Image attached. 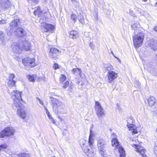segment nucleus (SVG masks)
Listing matches in <instances>:
<instances>
[{
  "label": "nucleus",
  "instance_id": "obj_1",
  "mask_svg": "<svg viewBox=\"0 0 157 157\" xmlns=\"http://www.w3.org/2000/svg\"><path fill=\"white\" fill-rule=\"evenodd\" d=\"M94 135V132L90 129L88 141L83 140L82 144H80L82 149L87 156L89 157H92L94 155V151L93 148V144L94 143L93 137Z\"/></svg>",
  "mask_w": 157,
  "mask_h": 157
},
{
  "label": "nucleus",
  "instance_id": "obj_2",
  "mask_svg": "<svg viewBox=\"0 0 157 157\" xmlns=\"http://www.w3.org/2000/svg\"><path fill=\"white\" fill-rule=\"evenodd\" d=\"M50 98L51 103L53 105L52 108L54 112L57 114L62 113L64 107L63 103L52 97H50Z\"/></svg>",
  "mask_w": 157,
  "mask_h": 157
},
{
  "label": "nucleus",
  "instance_id": "obj_3",
  "mask_svg": "<svg viewBox=\"0 0 157 157\" xmlns=\"http://www.w3.org/2000/svg\"><path fill=\"white\" fill-rule=\"evenodd\" d=\"M21 100H19V101L17 100H13V108L15 109H17V114L19 116L22 118L24 119L26 115V113L23 109L24 108V105L20 102Z\"/></svg>",
  "mask_w": 157,
  "mask_h": 157
},
{
  "label": "nucleus",
  "instance_id": "obj_4",
  "mask_svg": "<svg viewBox=\"0 0 157 157\" xmlns=\"http://www.w3.org/2000/svg\"><path fill=\"white\" fill-rule=\"evenodd\" d=\"M95 109L97 117L99 120H101L105 116V112L104 109L98 101H95Z\"/></svg>",
  "mask_w": 157,
  "mask_h": 157
},
{
  "label": "nucleus",
  "instance_id": "obj_5",
  "mask_svg": "<svg viewBox=\"0 0 157 157\" xmlns=\"http://www.w3.org/2000/svg\"><path fill=\"white\" fill-rule=\"evenodd\" d=\"M112 144L113 147H116L118 146V151L120 154V157H125L126 155L125 151L122 146H119V142L117 139L116 138L113 139V140H112Z\"/></svg>",
  "mask_w": 157,
  "mask_h": 157
},
{
  "label": "nucleus",
  "instance_id": "obj_6",
  "mask_svg": "<svg viewBox=\"0 0 157 157\" xmlns=\"http://www.w3.org/2000/svg\"><path fill=\"white\" fill-rule=\"evenodd\" d=\"M15 130L12 127H8L2 131L0 134V137L4 138L5 136H9L13 135Z\"/></svg>",
  "mask_w": 157,
  "mask_h": 157
},
{
  "label": "nucleus",
  "instance_id": "obj_7",
  "mask_svg": "<svg viewBox=\"0 0 157 157\" xmlns=\"http://www.w3.org/2000/svg\"><path fill=\"white\" fill-rule=\"evenodd\" d=\"M98 147L99 151L102 155H103L105 151V149L106 147V144L103 139L101 138L98 141Z\"/></svg>",
  "mask_w": 157,
  "mask_h": 157
},
{
  "label": "nucleus",
  "instance_id": "obj_8",
  "mask_svg": "<svg viewBox=\"0 0 157 157\" xmlns=\"http://www.w3.org/2000/svg\"><path fill=\"white\" fill-rule=\"evenodd\" d=\"M22 62L25 66L30 67H34L36 65L35 59L34 58L26 57L22 59Z\"/></svg>",
  "mask_w": 157,
  "mask_h": 157
},
{
  "label": "nucleus",
  "instance_id": "obj_9",
  "mask_svg": "<svg viewBox=\"0 0 157 157\" xmlns=\"http://www.w3.org/2000/svg\"><path fill=\"white\" fill-rule=\"evenodd\" d=\"M20 24L19 20V19H16L10 23V30L9 33H7V34L10 36L11 35L12 33L13 32V30L16 29L18 28Z\"/></svg>",
  "mask_w": 157,
  "mask_h": 157
},
{
  "label": "nucleus",
  "instance_id": "obj_10",
  "mask_svg": "<svg viewBox=\"0 0 157 157\" xmlns=\"http://www.w3.org/2000/svg\"><path fill=\"white\" fill-rule=\"evenodd\" d=\"M41 28L43 32H51L54 29L55 26L53 25L43 23L41 24Z\"/></svg>",
  "mask_w": 157,
  "mask_h": 157
},
{
  "label": "nucleus",
  "instance_id": "obj_11",
  "mask_svg": "<svg viewBox=\"0 0 157 157\" xmlns=\"http://www.w3.org/2000/svg\"><path fill=\"white\" fill-rule=\"evenodd\" d=\"M137 25L136 23H134L131 25L132 29L135 30V34L133 36V39L134 46L136 50L137 48V34L136 33Z\"/></svg>",
  "mask_w": 157,
  "mask_h": 157
},
{
  "label": "nucleus",
  "instance_id": "obj_12",
  "mask_svg": "<svg viewBox=\"0 0 157 157\" xmlns=\"http://www.w3.org/2000/svg\"><path fill=\"white\" fill-rule=\"evenodd\" d=\"M59 51L55 48H50L49 52V56L50 58L56 59L59 55Z\"/></svg>",
  "mask_w": 157,
  "mask_h": 157
},
{
  "label": "nucleus",
  "instance_id": "obj_13",
  "mask_svg": "<svg viewBox=\"0 0 157 157\" xmlns=\"http://www.w3.org/2000/svg\"><path fill=\"white\" fill-rule=\"evenodd\" d=\"M13 52L17 54L20 53L22 50L21 45L17 43H13L11 45Z\"/></svg>",
  "mask_w": 157,
  "mask_h": 157
},
{
  "label": "nucleus",
  "instance_id": "obj_14",
  "mask_svg": "<svg viewBox=\"0 0 157 157\" xmlns=\"http://www.w3.org/2000/svg\"><path fill=\"white\" fill-rule=\"evenodd\" d=\"M21 94L20 92L16 90H13L11 93V98L13 100H16L18 101L22 100Z\"/></svg>",
  "mask_w": 157,
  "mask_h": 157
},
{
  "label": "nucleus",
  "instance_id": "obj_15",
  "mask_svg": "<svg viewBox=\"0 0 157 157\" xmlns=\"http://www.w3.org/2000/svg\"><path fill=\"white\" fill-rule=\"evenodd\" d=\"M15 77V75L13 74H10L9 75V78L7 79L8 80L7 84L9 87L10 88L15 86V83L16 82L13 80Z\"/></svg>",
  "mask_w": 157,
  "mask_h": 157
},
{
  "label": "nucleus",
  "instance_id": "obj_16",
  "mask_svg": "<svg viewBox=\"0 0 157 157\" xmlns=\"http://www.w3.org/2000/svg\"><path fill=\"white\" fill-rule=\"evenodd\" d=\"M0 5L3 9L5 10L10 7L11 3L9 0H2L0 2Z\"/></svg>",
  "mask_w": 157,
  "mask_h": 157
},
{
  "label": "nucleus",
  "instance_id": "obj_17",
  "mask_svg": "<svg viewBox=\"0 0 157 157\" xmlns=\"http://www.w3.org/2000/svg\"><path fill=\"white\" fill-rule=\"evenodd\" d=\"M107 75L108 78V82H111L113 81L117 77V74L113 71H108Z\"/></svg>",
  "mask_w": 157,
  "mask_h": 157
},
{
  "label": "nucleus",
  "instance_id": "obj_18",
  "mask_svg": "<svg viewBox=\"0 0 157 157\" xmlns=\"http://www.w3.org/2000/svg\"><path fill=\"white\" fill-rule=\"evenodd\" d=\"M141 142L138 144V152L141 155L142 157H147L145 155L146 150L141 145Z\"/></svg>",
  "mask_w": 157,
  "mask_h": 157
},
{
  "label": "nucleus",
  "instance_id": "obj_19",
  "mask_svg": "<svg viewBox=\"0 0 157 157\" xmlns=\"http://www.w3.org/2000/svg\"><path fill=\"white\" fill-rule=\"evenodd\" d=\"M148 44L149 46L153 50H156L157 49V44L156 41L152 39L148 40Z\"/></svg>",
  "mask_w": 157,
  "mask_h": 157
},
{
  "label": "nucleus",
  "instance_id": "obj_20",
  "mask_svg": "<svg viewBox=\"0 0 157 157\" xmlns=\"http://www.w3.org/2000/svg\"><path fill=\"white\" fill-rule=\"evenodd\" d=\"M148 105L150 106H153L156 102V100L155 98L152 96L147 97L146 98Z\"/></svg>",
  "mask_w": 157,
  "mask_h": 157
},
{
  "label": "nucleus",
  "instance_id": "obj_21",
  "mask_svg": "<svg viewBox=\"0 0 157 157\" xmlns=\"http://www.w3.org/2000/svg\"><path fill=\"white\" fill-rule=\"evenodd\" d=\"M144 38V33L141 32L138 33V48L142 45Z\"/></svg>",
  "mask_w": 157,
  "mask_h": 157
},
{
  "label": "nucleus",
  "instance_id": "obj_22",
  "mask_svg": "<svg viewBox=\"0 0 157 157\" xmlns=\"http://www.w3.org/2000/svg\"><path fill=\"white\" fill-rule=\"evenodd\" d=\"M22 47V50L24 49L26 51H29L31 48V44L30 43L26 40L24 41L23 44L21 45Z\"/></svg>",
  "mask_w": 157,
  "mask_h": 157
},
{
  "label": "nucleus",
  "instance_id": "obj_23",
  "mask_svg": "<svg viewBox=\"0 0 157 157\" xmlns=\"http://www.w3.org/2000/svg\"><path fill=\"white\" fill-rule=\"evenodd\" d=\"M15 32V35L17 37L22 36L25 34V30L22 28H17Z\"/></svg>",
  "mask_w": 157,
  "mask_h": 157
},
{
  "label": "nucleus",
  "instance_id": "obj_24",
  "mask_svg": "<svg viewBox=\"0 0 157 157\" xmlns=\"http://www.w3.org/2000/svg\"><path fill=\"white\" fill-rule=\"evenodd\" d=\"M70 37L75 39L78 38L79 36L78 33L77 31L75 30H72L69 33Z\"/></svg>",
  "mask_w": 157,
  "mask_h": 157
},
{
  "label": "nucleus",
  "instance_id": "obj_25",
  "mask_svg": "<svg viewBox=\"0 0 157 157\" xmlns=\"http://www.w3.org/2000/svg\"><path fill=\"white\" fill-rule=\"evenodd\" d=\"M127 126L129 131L132 130V134H135L137 133V130L136 128L135 129L133 128L134 126V124H129L128 122Z\"/></svg>",
  "mask_w": 157,
  "mask_h": 157
},
{
  "label": "nucleus",
  "instance_id": "obj_26",
  "mask_svg": "<svg viewBox=\"0 0 157 157\" xmlns=\"http://www.w3.org/2000/svg\"><path fill=\"white\" fill-rule=\"evenodd\" d=\"M42 11L40 10V7H37L36 10H35L34 12V14L36 15H37L38 17H40L41 15V13Z\"/></svg>",
  "mask_w": 157,
  "mask_h": 157
},
{
  "label": "nucleus",
  "instance_id": "obj_27",
  "mask_svg": "<svg viewBox=\"0 0 157 157\" xmlns=\"http://www.w3.org/2000/svg\"><path fill=\"white\" fill-rule=\"evenodd\" d=\"M78 19L79 22L82 24L83 25L85 23L84 17L81 14H80L78 15Z\"/></svg>",
  "mask_w": 157,
  "mask_h": 157
},
{
  "label": "nucleus",
  "instance_id": "obj_28",
  "mask_svg": "<svg viewBox=\"0 0 157 157\" xmlns=\"http://www.w3.org/2000/svg\"><path fill=\"white\" fill-rule=\"evenodd\" d=\"M72 72L75 75L77 74L80 75L81 73V71L80 69L78 68H74L72 70Z\"/></svg>",
  "mask_w": 157,
  "mask_h": 157
},
{
  "label": "nucleus",
  "instance_id": "obj_29",
  "mask_svg": "<svg viewBox=\"0 0 157 157\" xmlns=\"http://www.w3.org/2000/svg\"><path fill=\"white\" fill-rule=\"evenodd\" d=\"M0 41L1 43H3L4 41V35L3 32L0 31Z\"/></svg>",
  "mask_w": 157,
  "mask_h": 157
},
{
  "label": "nucleus",
  "instance_id": "obj_30",
  "mask_svg": "<svg viewBox=\"0 0 157 157\" xmlns=\"http://www.w3.org/2000/svg\"><path fill=\"white\" fill-rule=\"evenodd\" d=\"M18 157H30L29 155L26 153H22L18 155Z\"/></svg>",
  "mask_w": 157,
  "mask_h": 157
},
{
  "label": "nucleus",
  "instance_id": "obj_31",
  "mask_svg": "<svg viewBox=\"0 0 157 157\" xmlns=\"http://www.w3.org/2000/svg\"><path fill=\"white\" fill-rule=\"evenodd\" d=\"M66 76L63 75H61V76L60 77V82L61 83H63L66 79Z\"/></svg>",
  "mask_w": 157,
  "mask_h": 157
},
{
  "label": "nucleus",
  "instance_id": "obj_32",
  "mask_svg": "<svg viewBox=\"0 0 157 157\" xmlns=\"http://www.w3.org/2000/svg\"><path fill=\"white\" fill-rule=\"evenodd\" d=\"M27 78L29 79L30 81L34 82L35 81L34 77L32 75H28L27 76Z\"/></svg>",
  "mask_w": 157,
  "mask_h": 157
},
{
  "label": "nucleus",
  "instance_id": "obj_33",
  "mask_svg": "<svg viewBox=\"0 0 157 157\" xmlns=\"http://www.w3.org/2000/svg\"><path fill=\"white\" fill-rule=\"evenodd\" d=\"M105 67L106 68L107 70L109 71H111V70L113 69L112 66L110 64H109L107 66H105Z\"/></svg>",
  "mask_w": 157,
  "mask_h": 157
},
{
  "label": "nucleus",
  "instance_id": "obj_34",
  "mask_svg": "<svg viewBox=\"0 0 157 157\" xmlns=\"http://www.w3.org/2000/svg\"><path fill=\"white\" fill-rule=\"evenodd\" d=\"M71 18L74 21V22L75 23L77 20V17L76 15L74 14H72L71 15Z\"/></svg>",
  "mask_w": 157,
  "mask_h": 157
},
{
  "label": "nucleus",
  "instance_id": "obj_35",
  "mask_svg": "<svg viewBox=\"0 0 157 157\" xmlns=\"http://www.w3.org/2000/svg\"><path fill=\"white\" fill-rule=\"evenodd\" d=\"M6 20L3 19L2 18L0 17V25H2L4 24H6Z\"/></svg>",
  "mask_w": 157,
  "mask_h": 157
},
{
  "label": "nucleus",
  "instance_id": "obj_36",
  "mask_svg": "<svg viewBox=\"0 0 157 157\" xmlns=\"http://www.w3.org/2000/svg\"><path fill=\"white\" fill-rule=\"evenodd\" d=\"M74 89V86L73 84L70 85L69 87V90L71 92H72L73 90Z\"/></svg>",
  "mask_w": 157,
  "mask_h": 157
},
{
  "label": "nucleus",
  "instance_id": "obj_37",
  "mask_svg": "<svg viewBox=\"0 0 157 157\" xmlns=\"http://www.w3.org/2000/svg\"><path fill=\"white\" fill-rule=\"evenodd\" d=\"M69 84V82L68 81L66 82L63 85V87L64 89H65L67 88Z\"/></svg>",
  "mask_w": 157,
  "mask_h": 157
},
{
  "label": "nucleus",
  "instance_id": "obj_38",
  "mask_svg": "<svg viewBox=\"0 0 157 157\" xmlns=\"http://www.w3.org/2000/svg\"><path fill=\"white\" fill-rule=\"evenodd\" d=\"M132 146L136 149L135 151L137 152V144L134 143L132 144Z\"/></svg>",
  "mask_w": 157,
  "mask_h": 157
},
{
  "label": "nucleus",
  "instance_id": "obj_39",
  "mask_svg": "<svg viewBox=\"0 0 157 157\" xmlns=\"http://www.w3.org/2000/svg\"><path fill=\"white\" fill-rule=\"evenodd\" d=\"M53 67L55 69H57L59 68V65L56 63H55L53 66Z\"/></svg>",
  "mask_w": 157,
  "mask_h": 157
},
{
  "label": "nucleus",
  "instance_id": "obj_40",
  "mask_svg": "<svg viewBox=\"0 0 157 157\" xmlns=\"http://www.w3.org/2000/svg\"><path fill=\"white\" fill-rule=\"evenodd\" d=\"M154 152L155 155L157 156V145L155 146L154 147Z\"/></svg>",
  "mask_w": 157,
  "mask_h": 157
},
{
  "label": "nucleus",
  "instance_id": "obj_41",
  "mask_svg": "<svg viewBox=\"0 0 157 157\" xmlns=\"http://www.w3.org/2000/svg\"><path fill=\"white\" fill-rule=\"evenodd\" d=\"M37 100L38 101L39 103L42 105H43L44 104L43 102L39 98H37Z\"/></svg>",
  "mask_w": 157,
  "mask_h": 157
},
{
  "label": "nucleus",
  "instance_id": "obj_42",
  "mask_svg": "<svg viewBox=\"0 0 157 157\" xmlns=\"http://www.w3.org/2000/svg\"><path fill=\"white\" fill-rule=\"evenodd\" d=\"M130 15L132 16H133L134 18L136 17V16L134 14H133V11H130Z\"/></svg>",
  "mask_w": 157,
  "mask_h": 157
},
{
  "label": "nucleus",
  "instance_id": "obj_43",
  "mask_svg": "<svg viewBox=\"0 0 157 157\" xmlns=\"http://www.w3.org/2000/svg\"><path fill=\"white\" fill-rule=\"evenodd\" d=\"M39 0H33L32 3L34 4H37L39 2Z\"/></svg>",
  "mask_w": 157,
  "mask_h": 157
},
{
  "label": "nucleus",
  "instance_id": "obj_44",
  "mask_svg": "<svg viewBox=\"0 0 157 157\" xmlns=\"http://www.w3.org/2000/svg\"><path fill=\"white\" fill-rule=\"evenodd\" d=\"M90 46L92 49H93L94 48V44L92 43H90Z\"/></svg>",
  "mask_w": 157,
  "mask_h": 157
},
{
  "label": "nucleus",
  "instance_id": "obj_45",
  "mask_svg": "<svg viewBox=\"0 0 157 157\" xmlns=\"http://www.w3.org/2000/svg\"><path fill=\"white\" fill-rule=\"evenodd\" d=\"M50 121L52 122V123L53 124H55L56 123L55 120L53 118H51V119L50 120Z\"/></svg>",
  "mask_w": 157,
  "mask_h": 157
},
{
  "label": "nucleus",
  "instance_id": "obj_46",
  "mask_svg": "<svg viewBox=\"0 0 157 157\" xmlns=\"http://www.w3.org/2000/svg\"><path fill=\"white\" fill-rule=\"evenodd\" d=\"M133 95L134 96H136V91L135 90L133 92Z\"/></svg>",
  "mask_w": 157,
  "mask_h": 157
},
{
  "label": "nucleus",
  "instance_id": "obj_47",
  "mask_svg": "<svg viewBox=\"0 0 157 157\" xmlns=\"http://www.w3.org/2000/svg\"><path fill=\"white\" fill-rule=\"evenodd\" d=\"M154 30L157 32V26L155 27H154L153 28Z\"/></svg>",
  "mask_w": 157,
  "mask_h": 157
},
{
  "label": "nucleus",
  "instance_id": "obj_48",
  "mask_svg": "<svg viewBox=\"0 0 157 157\" xmlns=\"http://www.w3.org/2000/svg\"><path fill=\"white\" fill-rule=\"evenodd\" d=\"M46 113L47 116L49 115L50 114L49 112L48 111V110H47L46 111Z\"/></svg>",
  "mask_w": 157,
  "mask_h": 157
},
{
  "label": "nucleus",
  "instance_id": "obj_49",
  "mask_svg": "<svg viewBox=\"0 0 157 157\" xmlns=\"http://www.w3.org/2000/svg\"><path fill=\"white\" fill-rule=\"evenodd\" d=\"M49 118V119L50 120L51 119V118H53L52 117V116L51 115H50V114L49 115H48Z\"/></svg>",
  "mask_w": 157,
  "mask_h": 157
},
{
  "label": "nucleus",
  "instance_id": "obj_50",
  "mask_svg": "<svg viewBox=\"0 0 157 157\" xmlns=\"http://www.w3.org/2000/svg\"><path fill=\"white\" fill-rule=\"evenodd\" d=\"M136 139H133L132 140V141L133 142H135V143H136Z\"/></svg>",
  "mask_w": 157,
  "mask_h": 157
},
{
  "label": "nucleus",
  "instance_id": "obj_51",
  "mask_svg": "<svg viewBox=\"0 0 157 157\" xmlns=\"http://www.w3.org/2000/svg\"><path fill=\"white\" fill-rule=\"evenodd\" d=\"M28 2L29 3H32L33 0H27Z\"/></svg>",
  "mask_w": 157,
  "mask_h": 157
},
{
  "label": "nucleus",
  "instance_id": "obj_52",
  "mask_svg": "<svg viewBox=\"0 0 157 157\" xmlns=\"http://www.w3.org/2000/svg\"><path fill=\"white\" fill-rule=\"evenodd\" d=\"M111 53L116 58L115 56H114V53H113V52L112 51H111Z\"/></svg>",
  "mask_w": 157,
  "mask_h": 157
},
{
  "label": "nucleus",
  "instance_id": "obj_53",
  "mask_svg": "<svg viewBox=\"0 0 157 157\" xmlns=\"http://www.w3.org/2000/svg\"><path fill=\"white\" fill-rule=\"evenodd\" d=\"M154 6L157 7V2H156L154 5Z\"/></svg>",
  "mask_w": 157,
  "mask_h": 157
},
{
  "label": "nucleus",
  "instance_id": "obj_54",
  "mask_svg": "<svg viewBox=\"0 0 157 157\" xmlns=\"http://www.w3.org/2000/svg\"><path fill=\"white\" fill-rule=\"evenodd\" d=\"M73 3H77V2L75 1H73Z\"/></svg>",
  "mask_w": 157,
  "mask_h": 157
},
{
  "label": "nucleus",
  "instance_id": "obj_55",
  "mask_svg": "<svg viewBox=\"0 0 157 157\" xmlns=\"http://www.w3.org/2000/svg\"><path fill=\"white\" fill-rule=\"evenodd\" d=\"M142 1L146 2L147 1V0H142Z\"/></svg>",
  "mask_w": 157,
  "mask_h": 157
},
{
  "label": "nucleus",
  "instance_id": "obj_56",
  "mask_svg": "<svg viewBox=\"0 0 157 157\" xmlns=\"http://www.w3.org/2000/svg\"><path fill=\"white\" fill-rule=\"evenodd\" d=\"M79 83H80V82H79V81L77 82V84H78L79 85Z\"/></svg>",
  "mask_w": 157,
  "mask_h": 157
},
{
  "label": "nucleus",
  "instance_id": "obj_57",
  "mask_svg": "<svg viewBox=\"0 0 157 157\" xmlns=\"http://www.w3.org/2000/svg\"><path fill=\"white\" fill-rule=\"evenodd\" d=\"M45 109L46 111L47 110H48L47 109L46 107H45Z\"/></svg>",
  "mask_w": 157,
  "mask_h": 157
},
{
  "label": "nucleus",
  "instance_id": "obj_58",
  "mask_svg": "<svg viewBox=\"0 0 157 157\" xmlns=\"http://www.w3.org/2000/svg\"><path fill=\"white\" fill-rule=\"evenodd\" d=\"M103 155H104V154ZM103 155V157H107V156H105L104 155Z\"/></svg>",
  "mask_w": 157,
  "mask_h": 157
},
{
  "label": "nucleus",
  "instance_id": "obj_59",
  "mask_svg": "<svg viewBox=\"0 0 157 157\" xmlns=\"http://www.w3.org/2000/svg\"><path fill=\"white\" fill-rule=\"evenodd\" d=\"M52 157H55V156H52Z\"/></svg>",
  "mask_w": 157,
  "mask_h": 157
},
{
  "label": "nucleus",
  "instance_id": "obj_60",
  "mask_svg": "<svg viewBox=\"0 0 157 157\" xmlns=\"http://www.w3.org/2000/svg\"><path fill=\"white\" fill-rule=\"evenodd\" d=\"M139 56H140V54H139Z\"/></svg>",
  "mask_w": 157,
  "mask_h": 157
},
{
  "label": "nucleus",
  "instance_id": "obj_61",
  "mask_svg": "<svg viewBox=\"0 0 157 157\" xmlns=\"http://www.w3.org/2000/svg\"><path fill=\"white\" fill-rule=\"evenodd\" d=\"M1 15L0 14V17H1Z\"/></svg>",
  "mask_w": 157,
  "mask_h": 157
},
{
  "label": "nucleus",
  "instance_id": "obj_62",
  "mask_svg": "<svg viewBox=\"0 0 157 157\" xmlns=\"http://www.w3.org/2000/svg\"><path fill=\"white\" fill-rule=\"evenodd\" d=\"M59 117V118H60V117Z\"/></svg>",
  "mask_w": 157,
  "mask_h": 157
}]
</instances>
